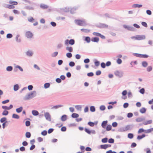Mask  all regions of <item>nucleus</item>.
<instances>
[{
    "label": "nucleus",
    "mask_w": 153,
    "mask_h": 153,
    "mask_svg": "<svg viewBox=\"0 0 153 153\" xmlns=\"http://www.w3.org/2000/svg\"><path fill=\"white\" fill-rule=\"evenodd\" d=\"M20 36L19 35H17L15 39L16 41L18 43H20L21 42V39L19 37Z\"/></svg>",
    "instance_id": "f8f14e48"
},
{
    "label": "nucleus",
    "mask_w": 153,
    "mask_h": 153,
    "mask_svg": "<svg viewBox=\"0 0 153 153\" xmlns=\"http://www.w3.org/2000/svg\"><path fill=\"white\" fill-rule=\"evenodd\" d=\"M15 68H18L21 71H23V69L22 68L20 67V66L17 65L16 66Z\"/></svg>",
    "instance_id": "8fccbe9b"
},
{
    "label": "nucleus",
    "mask_w": 153,
    "mask_h": 153,
    "mask_svg": "<svg viewBox=\"0 0 153 153\" xmlns=\"http://www.w3.org/2000/svg\"><path fill=\"white\" fill-rule=\"evenodd\" d=\"M70 9L68 7H65L63 9V11L65 12H68L70 10Z\"/></svg>",
    "instance_id": "6e6d98bb"
},
{
    "label": "nucleus",
    "mask_w": 153,
    "mask_h": 153,
    "mask_svg": "<svg viewBox=\"0 0 153 153\" xmlns=\"http://www.w3.org/2000/svg\"><path fill=\"white\" fill-rule=\"evenodd\" d=\"M145 120L144 118H142L141 117H139L136 119L135 120L137 122H141Z\"/></svg>",
    "instance_id": "4468645a"
},
{
    "label": "nucleus",
    "mask_w": 153,
    "mask_h": 153,
    "mask_svg": "<svg viewBox=\"0 0 153 153\" xmlns=\"http://www.w3.org/2000/svg\"><path fill=\"white\" fill-rule=\"evenodd\" d=\"M44 116L46 118V119L49 121H51V116L50 114L48 112H45V113Z\"/></svg>",
    "instance_id": "39448f33"
},
{
    "label": "nucleus",
    "mask_w": 153,
    "mask_h": 153,
    "mask_svg": "<svg viewBox=\"0 0 153 153\" xmlns=\"http://www.w3.org/2000/svg\"><path fill=\"white\" fill-rule=\"evenodd\" d=\"M142 6L141 4H134L132 5V7L134 8H140Z\"/></svg>",
    "instance_id": "aec40b11"
},
{
    "label": "nucleus",
    "mask_w": 153,
    "mask_h": 153,
    "mask_svg": "<svg viewBox=\"0 0 153 153\" xmlns=\"http://www.w3.org/2000/svg\"><path fill=\"white\" fill-rule=\"evenodd\" d=\"M66 56L68 58H70L72 56V54L71 53H66Z\"/></svg>",
    "instance_id": "5fc2aeb1"
},
{
    "label": "nucleus",
    "mask_w": 153,
    "mask_h": 153,
    "mask_svg": "<svg viewBox=\"0 0 153 153\" xmlns=\"http://www.w3.org/2000/svg\"><path fill=\"white\" fill-rule=\"evenodd\" d=\"M13 108V105H10L9 106L7 107L6 106H2V108L4 110H9L12 109Z\"/></svg>",
    "instance_id": "0eeeda50"
},
{
    "label": "nucleus",
    "mask_w": 153,
    "mask_h": 153,
    "mask_svg": "<svg viewBox=\"0 0 153 153\" xmlns=\"http://www.w3.org/2000/svg\"><path fill=\"white\" fill-rule=\"evenodd\" d=\"M13 37V35L11 33H8L7 34L6 37L7 38L10 39L12 38Z\"/></svg>",
    "instance_id": "864d4df0"
},
{
    "label": "nucleus",
    "mask_w": 153,
    "mask_h": 153,
    "mask_svg": "<svg viewBox=\"0 0 153 153\" xmlns=\"http://www.w3.org/2000/svg\"><path fill=\"white\" fill-rule=\"evenodd\" d=\"M153 131V128L145 130V133H150Z\"/></svg>",
    "instance_id": "e433bc0d"
},
{
    "label": "nucleus",
    "mask_w": 153,
    "mask_h": 153,
    "mask_svg": "<svg viewBox=\"0 0 153 153\" xmlns=\"http://www.w3.org/2000/svg\"><path fill=\"white\" fill-rule=\"evenodd\" d=\"M111 129V126L110 125H107L106 128V130L107 131H109Z\"/></svg>",
    "instance_id": "c03bdc74"
},
{
    "label": "nucleus",
    "mask_w": 153,
    "mask_h": 153,
    "mask_svg": "<svg viewBox=\"0 0 153 153\" xmlns=\"http://www.w3.org/2000/svg\"><path fill=\"white\" fill-rule=\"evenodd\" d=\"M67 120V116L64 115L62 116L61 120L63 121H65Z\"/></svg>",
    "instance_id": "393cba45"
},
{
    "label": "nucleus",
    "mask_w": 153,
    "mask_h": 153,
    "mask_svg": "<svg viewBox=\"0 0 153 153\" xmlns=\"http://www.w3.org/2000/svg\"><path fill=\"white\" fill-rule=\"evenodd\" d=\"M79 116V114L75 113H73L71 115V117L73 118H77Z\"/></svg>",
    "instance_id": "f704fd0d"
},
{
    "label": "nucleus",
    "mask_w": 153,
    "mask_h": 153,
    "mask_svg": "<svg viewBox=\"0 0 153 153\" xmlns=\"http://www.w3.org/2000/svg\"><path fill=\"white\" fill-rule=\"evenodd\" d=\"M58 54V52H55L52 54L51 56L53 57H55L57 56Z\"/></svg>",
    "instance_id": "052dcab7"
},
{
    "label": "nucleus",
    "mask_w": 153,
    "mask_h": 153,
    "mask_svg": "<svg viewBox=\"0 0 153 153\" xmlns=\"http://www.w3.org/2000/svg\"><path fill=\"white\" fill-rule=\"evenodd\" d=\"M6 69L7 71H10L13 70V67L11 66H8L7 67Z\"/></svg>",
    "instance_id": "a878e982"
},
{
    "label": "nucleus",
    "mask_w": 153,
    "mask_h": 153,
    "mask_svg": "<svg viewBox=\"0 0 153 153\" xmlns=\"http://www.w3.org/2000/svg\"><path fill=\"white\" fill-rule=\"evenodd\" d=\"M63 105H58L53 106L51 108L52 109H57L59 108L62 107Z\"/></svg>",
    "instance_id": "f3484780"
},
{
    "label": "nucleus",
    "mask_w": 153,
    "mask_h": 153,
    "mask_svg": "<svg viewBox=\"0 0 153 153\" xmlns=\"http://www.w3.org/2000/svg\"><path fill=\"white\" fill-rule=\"evenodd\" d=\"M118 131L120 132H123L126 131L125 129V128L123 127L120 128L119 129Z\"/></svg>",
    "instance_id": "bb28decb"
},
{
    "label": "nucleus",
    "mask_w": 153,
    "mask_h": 153,
    "mask_svg": "<svg viewBox=\"0 0 153 153\" xmlns=\"http://www.w3.org/2000/svg\"><path fill=\"white\" fill-rule=\"evenodd\" d=\"M50 86V84L49 83H46L44 85V88L46 89L49 87Z\"/></svg>",
    "instance_id": "79ce46f5"
},
{
    "label": "nucleus",
    "mask_w": 153,
    "mask_h": 153,
    "mask_svg": "<svg viewBox=\"0 0 153 153\" xmlns=\"http://www.w3.org/2000/svg\"><path fill=\"white\" fill-rule=\"evenodd\" d=\"M99 38L98 37H95L92 38L91 40L92 42H98L99 41Z\"/></svg>",
    "instance_id": "ddd939ff"
},
{
    "label": "nucleus",
    "mask_w": 153,
    "mask_h": 153,
    "mask_svg": "<svg viewBox=\"0 0 153 153\" xmlns=\"http://www.w3.org/2000/svg\"><path fill=\"white\" fill-rule=\"evenodd\" d=\"M123 72L119 71H116L114 72L115 75L119 77H122L123 76Z\"/></svg>",
    "instance_id": "20e7f679"
},
{
    "label": "nucleus",
    "mask_w": 153,
    "mask_h": 153,
    "mask_svg": "<svg viewBox=\"0 0 153 153\" xmlns=\"http://www.w3.org/2000/svg\"><path fill=\"white\" fill-rule=\"evenodd\" d=\"M134 127V126L132 125H128L125 126V129L126 131H128V130H131Z\"/></svg>",
    "instance_id": "1a4fd4ad"
},
{
    "label": "nucleus",
    "mask_w": 153,
    "mask_h": 153,
    "mask_svg": "<svg viewBox=\"0 0 153 153\" xmlns=\"http://www.w3.org/2000/svg\"><path fill=\"white\" fill-rule=\"evenodd\" d=\"M128 137L130 139H132L134 137L133 134L132 133H129L128 135Z\"/></svg>",
    "instance_id": "09e8293b"
},
{
    "label": "nucleus",
    "mask_w": 153,
    "mask_h": 153,
    "mask_svg": "<svg viewBox=\"0 0 153 153\" xmlns=\"http://www.w3.org/2000/svg\"><path fill=\"white\" fill-rule=\"evenodd\" d=\"M32 113L33 115L34 116H37L39 114L38 112L36 110H33L32 111Z\"/></svg>",
    "instance_id": "5701e85b"
},
{
    "label": "nucleus",
    "mask_w": 153,
    "mask_h": 153,
    "mask_svg": "<svg viewBox=\"0 0 153 153\" xmlns=\"http://www.w3.org/2000/svg\"><path fill=\"white\" fill-rule=\"evenodd\" d=\"M90 110L91 112H94L95 111V108L94 106H91L90 107Z\"/></svg>",
    "instance_id": "ea45409f"
},
{
    "label": "nucleus",
    "mask_w": 153,
    "mask_h": 153,
    "mask_svg": "<svg viewBox=\"0 0 153 153\" xmlns=\"http://www.w3.org/2000/svg\"><path fill=\"white\" fill-rule=\"evenodd\" d=\"M146 136L145 134H143L141 135H138L137 137V139L140 140L144 137Z\"/></svg>",
    "instance_id": "6ab92c4d"
},
{
    "label": "nucleus",
    "mask_w": 153,
    "mask_h": 153,
    "mask_svg": "<svg viewBox=\"0 0 153 153\" xmlns=\"http://www.w3.org/2000/svg\"><path fill=\"white\" fill-rule=\"evenodd\" d=\"M75 43V41L74 39H71L69 40V44L73 45Z\"/></svg>",
    "instance_id": "72a5a7b5"
},
{
    "label": "nucleus",
    "mask_w": 153,
    "mask_h": 153,
    "mask_svg": "<svg viewBox=\"0 0 153 153\" xmlns=\"http://www.w3.org/2000/svg\"><path fill=\"white\" fill-rule=\"evenodd\" d=\"M75 65V63L74 62H70L69 63V65L71 67H73Z\"/></svg>",
    "instance_id": "3c124183"
},
{
    "label": "nucleus",
    "mask_w": 153,
    "mask_h": 153,
    "mask_svg": "<svg viewBox=\"0 0 153 153\" xmlns=\"http://www.w3.org/2000/svg\"><path fill=\"white\" fill-rule=\"evenodd\" d=\"M85 41H86L87 43H89L91 41V39L89 37L87 36L85 37Z\"/></svg>",
    "instance_id": "2f4dec72"
},
{
    "label": "nucleus",
    "mask_w": 153,
    "mask_h": 153,
    "mask_svg": "<svg viewBox=\"0 0 153 153\" xmlns=\"http://www.w3.org/2000/svg\"><path fill=\"white\" fill-rule=\"evenodd\" d=\"M141 54H139V53H133V55L134 56H135L136 57H140V58L141 57Z\"/></svg>",
    "instance_id": "603ef678"
},
{
    "label": "nucleus",
    "mask_w": 153,
    "mask_h": 153,
    "mask_svg": "<svg viewBox=\"0 0 153 153\" xmlns=\"http://www.w3.org/2000/svg\"><path fill=\"white\" fill-rule=\"evenodd\" d=\"M107 123L108 121L107 120L103 121L101 124V126L102 127L105 128L107 124Z\"/></svg>",
    "instance_id": "2eb2a0df"
},
{
    "label": "nucleus",
    "mask_w": 153,
    "mask_h": 153,
    "mask_svg": "<svg viewBox=\"0 0 153 153\" xmlns=\"http://www.w3.org/2000/svg\"><path fill=\"white\" fill-rule=\"evenodd\" d=\"M81 30L84 33H88L90 31V30L85 29H82Z\"/></svg>",
    "instance_id": "58836bf2"
},
{
    "label": "nucleus",
    "mask_w": 153,
    "mask_h": 153,
    "mask_svg": "<svg viewBox=\"0 0 153 153\" xmlns=\"http://www.w3.org/2000/svg\"><path fill=\"white\" fill-rule=\"evenodd\" d=\"M19 88V86L18 84H16L14 85L13 90L15 91H18Z\"/></svg>",
    "instance_id": "dca6fc26"
},
{
    "label": "nucleus",
    "mask_w": 153,
    "mask_h": 153,
    "mask_svg": "<svg viewBox=\"0 0 153 153\" xmlns=\"http://www.w3.org/2000/svg\"><path fill=\"white\" fill-rule=\"evenodd\" d=\"M146 109L145 108H143L140 110V112L142 114H143L146 112Z\"/></svg>",
    "instance_id": "b1692460"
},
{
    "label": "nucleus",
    "mask_w": 153,
    "mask_h": 153,
    "mask_svg": "<svg viewBox=\"0 0 153 153\" xmlns=\"http://www.w3.org/2000/svg\"><path fill=\"white\" fill-rule=\"evenodd\" d=\"M152 69V68L151 66H148L147 68V70L148 72H150L151 71Z\"/></svg>",
    "instance_id": "e2e57ef3"
},
{
    "label": "nucleus",
    "mask_w": 153,
    "mask_h": 153,
    "mask_svg": "<svg viewBox=\"0 0 153 153\" xmlns=\"http://www.w3.org/2000/svg\"><path fill=\"white\" fill-rule=\"evenodd\" d=\"M25 136L27 138H29L31 136V134L30 132H27L25 134Z\"/></svg>",
    "instance_id": "37998d69"
},
{
    "label": "nucleus",
    "mask_w": 153,
    "mask_h": 153,
    "mask_svg": "<svg viewBox=\"0 0 153 153\" xmlns=\"http://www.w3.org/2000/svg\"><path fill=\"white\" fill-rule=\"evenodd\" d=\"M36 96V91H33L30 93L26 95L23 98L24 100H27L32 99Z\"/></svg>",
    "instance_id": "f257e3e1"
},
{
    "label": "nucleus",
    "mask_w": 153,
    "mask_h": 153,
    "mask_svg": "<svg viewBox=\"0 0 153 153\" xmlns=\"http://www.w3.org/2000/svg\"><path fill=\"white\" fill-rule=\"evenodd\" d=\"M100 147L101 149H106L107 148L106 144L101 145L100 146Z\"/></svg>",
    "instance_id": "a18cd8bd"
},
{
    "label": "nucleus",
    "mask_w": 153,
    "mask_h": 153,
    "mask_svg": "<svg viewBox=\"0 0 153 153\" xmlns=\"http://www.w3.org/2000/svg\"><path fill=\"white\" fill-rule=\"evenodd\" d=\"M12 117L16 119H19V117L18 115L14 114L12 115Z\"/></svg>",
    "instance_id": "473e14b6"
},
{
    "label": "nucleus",
    "mask_w": 153,
    "mask_h": 153,
    "mask_svg": "<svg viewBox=\"0 0 153 153\" xmlns=\"http://www.w3.org/2000/svg\"><path fill=\"white\" fill-rule=\"evenodd\" d=\"M26 54L28 56L31 57L33 54V52L31 50H28L26 52Z\"/></svg>",
    "instance_id": "6e6552de"
},
{
    "label": "nucleus",
    "mask_w": 153,
    "mask_h": 153,
    "mask_svg": "<svg viewBox=\"0 0 153 153\" xmlns=\"http://www.w3.org/2000/svg\"><path fill=\"white\" fill-rule=\"evenodd\" d=\"M23 110V107L22 106L16 109V111L17 113H19L21 112Z\"/></svg>",
    "instance_id": "4be33fe9"
},
{
    "label": "nucleus",
    "mask_w": 153,
    "mask_h": 153,
    "mask_svg": "<svg viewBox=\"0 0 153 153\" xmlns=\"http://www.w3.org/2000/svg\"><path fill=\"white\" fill-rule=\"evenodd\" d=\"M75 22L76 24L79 26H85L87 25L85 20H75Z\"/></svg>",
    "instance_id": "f03ea898"
},
{
    "label": "nucleus",
    "mask_w": 153,
    "mask_h": 153,
    "mask_svg": "<svg viewBox=\"0 0 153 153\" xmlns=\"http://www.w3.org/2000/svg\"><path fill=\"white\" fill-rule=\"evenodd\" d=\"M88 124L91 127H93L94 126V123L91 122H89L88 123Z\"/></svg>",
    "instance_id": "bf43d9fd"
},
{
    "label": "nucleus",
    "mask_w": 153,
    "mask_h": 153,
    "mask_svg": "<svg viewBox=\"0 0 153 153\" xmlns=\"http://www.w3.org/2000/svg\"><path fill=\"white\" fill-rule=\"evenodd\" d=\"M108 142L109 143H114V140L113 139L111 138L109 139Z\"/></svg>",
    "instance_id": "680f3d73"
},
{
    "label": "nucleus",
    "mask_w": 153,
    "mask_h": 153,
    "mask_svg": "<svg viewBox=\"0 0 153 153\" xmlns=\"http://www.w3.org/2000/svg\"><path fill=\"white\" fill-rule=\"evenodd\" d=\"M75 108L78 110L81 111L82 107L80 105H76L75 106Z\"/></svg>",
    "instance_id": "4c0bfd02"
},
{
    "label": "nucleus",
    "mask_w": 153,
    "mask_h": 153,
    "mask_svg": "<svg viewBox=\"0 0 153 153\" xmlns=\"http://www.w3.org/2000/svg\"><path fill=\"white\" fill-rule=\"evenodd\" d=\"M108 141V138L106 137L103 138L102 140V141L103 143H106Z\"/></svg>",
    "instance_id": "4d7b16f0"
},
{
    "label": "nucleus",
    "mask_w": 153,
    "mask_h": 153,
    "mask_svg": "<svg viewBox=\"0 0 153 153\" xmlns=\"http://www.w3.org/2000/svg\"><path fill=\"white\" fill-rule=\"evenodd\" d=\"M143 132H144L145 133V130L142 128L140 129L138 131V133L139 134Z\"/></svg>",
    "instance_id": "de8ad7c7"
},
{
    "label": "nucleus",
    "mask_w": 153,
    "mask_h": 153,
    "mask_svg": "<svg viewBox=\"0 0 153 153\" xmlns=\"http://www.w3.org/2000/svg\"><path fill=\"white\" fill-rule=\"evenodd\" d=\"M66 49L70 52H72L73 51V48L71 47H66Z\"/></svg>",
    "instance_id": "412c9836"
},
{
    "label": "nucleus",
    "mask_w": 153,
    "mask_h": 153,
    "mask_svg": "<svg viewBox=\"0 0 153 153\" xmlns=\"http://www.w3.org/2000/svg\"><path fill=\"white\" fill-rule=\"evenodd\" d=\"M25 36L27 38L30 39L32 37L33 34L31 32L27 31L26 33Z\"/></svg>",
    "instance_id": "423d86ee"
},
{
    "label": "nucleus",
    "mask_w": 153,
    "mask_h": 153,
    "mask_svg": "<svg viewBox=\"0 0 153 153\" xmlns=\"http://www.w3.org/2000/svg\"><path fill=\"white\" fill-rule=\"evenodd\" d=\"M77 9V8L76 7L73 8H72L70 10V13L72 14L74 13H75V11Z\"/></svg>",
    "instance_id": "c85d7f7f"
},
{
    "label": "nucleus",
    "mask_w": 153,
    "mask_h": 153,
    "mask_svg": "<svg viewBox=\"0 0 153 153\" xmlns=\"http://www.w3.org/2000/svg\"><path fill=\"white\" fill-rule=\"evenodd\" d=\"M141 24H142V25L143 26L145 27H148L147 24L145 22H142L141 23Z\"/></svg>",
    "instance_id": "69168bd1"
},
{
    "label": "nucleus",
    "mask_w": 153,
    "mask_h": 153,
    "mask_svg": "<svg viewBox=\"0 0 153 153\" xmlns=\"http://www.w3.org/2000/svg\"><path fill=\"white\" fill-rule=\"evenodd\" d=\"M123 27L125 28L126 29L128 30H132L133 29V27H130L126 25H124Z\"/></svg>",
    "instance_id": "9b49d317"
},
{
    "label": "nucleus",
    "mask_w": 153,
    "mask_h": 153,
    "mask_svg": "<svg viewBox=\"0 0 153 153\" xmlns=\"http://www.w3.org/2000/svg\"><path fill=\"white\" fill-rule=\"evenodd\" d=\"M139 92L140 93L143 94L145 92V89L144 88H142L140 90Z\"/></svg>",
    "instance_id": "338daca9"
},
{
    "label": "nucleus",
    "mask_w": 153,
    "mask_h": 153,
    "mask_svg": "<svg viewBox=\"0 0 153 153\" xmlns=\"http://www.w3.org/2000/svg\"><path fill=\"white\" fill-rule=\"evenodd\" d=\"M152 120H149L148 121H146V122H144L143 123V124L145 125H147L149 124H151L152 123Z\"/></svg>",
    "instance_id": "a211bd4d"
},
{
    "label": "nucleus",
    "mask_w": 153,
    "mask_h": 153,
    "mask_svg": "<svg viewBox=\"0 0 153 153\" xmlns=\"http://www.w3.org/2000/svg\"><path fill=\"white\" fill-rule=\"evenodd\" d=\"M146 37L145 35H137L135 37V39L137 40H141L142 39H145Z\"/></svg>",
    "instance_id": "7ed1b4c3"
},
{
    "label": "nucleus",
    "mask_w": 153,
    "mask_h": 153,
    "mask_svg": "<svg viewBox=\"0 0 153 153\" xmlns=\"http://www.w3.org/2000/svg\"><path fill=\"white\" fill-rule=\"evenodd\" d=\"M93 35L94 36H100V33H99L97 32H93Z\"/></svg>",
    "instance_id": "0e129e2a"
},
{
    "label": "nucleus",
    "mask_w": 153,
    "mask_h": 153,
    "mask_svg": "<svg viewBox=\"0 0 153 153\" xmlns=\"http://www.w3.org/2000/svg\"><path fill=\"white\" fill-rule=\"evenodd\" d=\"M98 27L100 28L108 27V25L106 24L100 23L98 25Z\"/></svg>",
    "instance_id": "9d476101"
},
{
    "label": "nucleus",
    "mask_w": 153,
    "mask_h": 153,
    "mask_svg": "<svg viewBox=\"0 0 153 153\" xmlns=\"http://www.w3.org/2000/svg\"><path fill=\"white\" fill-rule=\"evenodd\" d=\"M142 66L144 67H146L148 65V63L146 61H143L142 63Z\"/></svg>",
    "instance_id": "7c9ffc66"
},
{
    "label": "nucleus",
    "mask_w": 153,
    "mask_h": 153,
    "mask_svg": "<svg viewBox=\"0 0 153 153\" xmlns=\"http://www.w3.org/2000/svg\"><path fill=\"white\" fill-rule=\"evenodd\" d=\"M30 124V123L29 121H26L25 122V125L27 126H29Z\"/></svg>",
    "instance_id": "774afa93"
},
{
    "label": "nucleus",
    "mask_w": 153,
    "mask_h": 153,
    "mask_svg": "<svg viewBox=\"0 0 153 153\" xmlns=\"http://www.w3.org/2000/svg\"><path fill=\"white\" fill-rule=\"evenodd\" d=\"M25 8L26 9L28 10H33L34 9V8L33 7L29 6H26L25 7Z\"/></svg>",
    "instance_id": "a19ab883"
},
{
    "label": "nucleus",
    "mask_w": 153,
    "mask_h": 153,
    "mask_svg": "<svg viewBox=\"0 0 153 153\" xmlns=\"http://www.w3.org/2000/svg\"><path fill=\"white\" fill-rule=\"evenodd\" d=\"M8 113L9 112L8 111L4 110L3 111L2 114L3 116H7L8 114Z\"/></svg>",
    "instance_id": "c756f323"
},
{
    "label": "nucleus",
    "mask_w": 153,
    "mask_h": 153,
    "mask_svg": "<svg viewBox=\"0 0 153 153\" xmlns=\"http://www.w3.org/2000/svg\"><path fill=\"white\" fill-rule=\"evenodd\" d=\"M40 7L42 8L43 9H46L48 7V6L43 4H41Z\"/></svg>",
    "instance_id": "cd10ccee"
},
{
    "label": "nucleus",
    "mask_w": 153,
    "mask_h": 153,
    "mask_svg": "<svg viewBox=\"0 0 153 153\" xmlns=\"http://www.w3.org/2000/svg\"><path fill=\"white\" fill-rule=\"evenodd\" d=\"M9 2L10 4L14 5H16L18 4L17 2L12 1H10Z\"/></svg>",
    "instance_id": "49530a36"
},
{
    "label": "nucleus",
    "mask_w": 153,
    "mask_h": 153,
    "mask_svg": "<svg viewBox=\"0 0 153 153\" xmlns=\"http://www.w3.org/2000/svg\"><path fill=\"white\" fill-rule=\"evenodd\" d=\"M7 118L5 117H3L1 119L0 121L1 123H3L6 121Z\"/></svg>",
    "instance_id": "c9c22d12"
},
{
    "label": "nucleus",
    "mask_w": 153,
    "mask_h": 153,
    "mask_svg": "<svg viewBox=\"0 0 153 153\" xmlns=\"http://www.w3.org/2000/svg\"><path fill=\"white\" fill-rule=\"evenodd\" d=\"M100 109L101 110L104 111L105 109V107L104 105H102L100 107Z\"/></svg>",
    "instance_id": "13d9d810"
}]
</instances>
